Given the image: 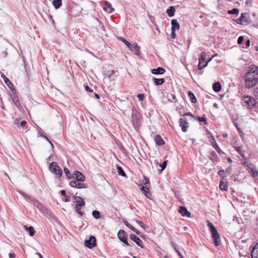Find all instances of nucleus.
<instances>
[{"instance_id": "obj_46", "label": "nucleus", "mask_w": 258, "mask_h": 258, "mask_svg": "<svg viewBox=\"0 0 258 258\" xmlns=\"http://www.w3.org/2000/svg\"><path fill=\"white\" fill-rule=\"evenodd\" d=\"M20 193L26 199L29 200L30 201H31V199H33L30 196L27 195L23 191H20Z\"/></svg>"}, {"instance_id": "obj_8", "label": "nucleus", "mask_w": 258, "mask_h": 258, "mask_svg": "<svg viewBox=\"0 0 258 258\" xmlns=\"http://www.w3.org/2000/svg\"><path fill=\"white\" fill-rule=\"evenodd\" d=\"M31 202L33 204V205L37 208L38 210H39L42 213H45L47 209L40 202H39L37 200L35 199H32Z\"/></svg>"}, {"instance_id": "obj_55", "label": "nucleus", "mask_w": 258, "mask_h": 258, "mask_svg": "<svg viewBox=\"0 0 258 258\" xmlns=\"http://www.w3.org/2000/svg\"><path fill=\"white\" fill-rule=\"evenodd\" d=\"M251 251H258V243L256 244L252 249Z\"/></svg>"}, {"instance_id": "obj_44", "label": "nucleus", "mask_w": 258, "mask_h": 258, "mask_svg": "<svg viewBox=\"0 0 258 258\" xmlns=\"http://www.w3.org/2000/svg\"><path fill=\"white\" fill-rule=\"evenodd\" d=\"M167 161L165 160L161 164H160V166L161 167V169L160 170V172H161L167 166Z\"/></svg>"}, {"instance_id": "obj_17", "label": "nucleus", "mask_w": 258, "mask_h": 258, "mask_svg": "<svg viewBox=\"0 0 258 258\" xmlns=\"http://www.w3.org/2000/svg\"><path fill=\"white\" fill-rule=\"evenodd\" d=\"M179 212L181 213L182 216H186L187 217H190V212L188 211L187 209L183 206H180Z\"/></svg>"}, {"instance_id": "obj_40", "label": "nucleus", "mask_w": 258, "mask_h": 258, "mask_svg": "<svg viewBox=\"0 0 258 258\" xmlns=\"http://www.w3.org/2000/svg\"><path fill=\"white\" fill-rule=\"evenodd\" d=\"M63 171L68 178L71 179L73 177V175L70 173V171L69 170V169L65 167L63 169Z\"/></svg>"}, {"instance_id": "obj_52", "label": "nucleus", "mask_w": 258, "mask_h": 258, "mask_svg": "<svg viewBox=\"0 0 258 258\" xmlns=\"http://www.w3.org/2000/svg\"><path fill=\"white\" fill-rule=\"evenodd\" d=\"M225 172V171L223 169H221L218 172V174L221 176L222 177V178H223L224 177V173Z\"/></svg>"}, {"instance_id": "obj_38", "label": "nucleus", "mask_w": 258, "mask_h": 258, "mask_svg": "<svg viewBox=\"0 0 258 258\" xmlns=\"http://www.w3.org/2000/svg\"><path fill=\"white\" fill-rule=\"evenodd\" d=\"M227 13L229 14H235L236 15H238L239 14V10L237 8H234L231 10H229Z\"/></svg>"}, {"instance_id": "obj_32", "label": "nucleus", "mask_w": 258, "mask_h": 258, "mask_svg": "<svg viewBox=\"0 0 258 258\" xmlns=\"http://www.w3.org/2000/svg\"><path fill=\"white\" fill-rule=\"evenodd\" d=\"M188 95L192 103H195L197 102V99L194 94L190 91H188Z\"/></svg>"}, {"instance_id": "obj_63", "label": "nucleus", "mask_w": 258, "mask_h": 258, "mask_svg": "<svg viewBox=\"0 0 258 258\" xmlns=\"http://www.w3.org/2000/svg\"><path fill=\"white\" fill-rule=\"evenodd\" d=\"M254 95H255V97L258 99V88H256L254 90Z\"/></svg>"}, {"instance_id": "obj_2", "label": "nucleus", "mask_w": 258, "mask_h": 258, "mask_svg": "<svg viewBox=\"0 0 258 258\" xmlns=\"http://www.w3.org/2000/svg\"><path fill=\"white\" fill-rule=\"evenodd\" d=\"M208 226L209 227V230L212 234V237L214 244L216 246H219L221 243V238L217 230L214 226L213 224L209 221H208Z\"/></svg>"}, {"instance_id": "obj_58", "label": "nucleus", "mask_w": 258, "mask_h": 258, "mask_svg": "<svg viewBox=\"0 0 258 258\" xmlns=\"http://www.w3.org/2000/svg\"><path fill=\"white\" fill-rule=\"evenodd\" d=\"M236 22L237 24H244V22H243V21L242 20L241 18L237 19V20L236 21Z\"/></svg>"}, {"instance_id": "obj_42", "label": "nucleus", "mask_w": 258, "mask_h": 258, "mask_svg": "<svg viewBox=\"0 0 258 258\" xmlns=\"http://www.w3.org/2000/svg\"><path fill=\"white\" fill-rule=\"evenodd\" d=\"M167 98L168 99V101L170 102H172L173 101L175 100L176 99V96L174 94H169L167 96Z\"/></svg>"}, {"instance_id": "obj_3", "label": "nucleus", "mask_w": 258, "mask_h": 258, "mask_svg": "<svg viewBox=\"0 0 258 258\" xmlns=\"http://www.w3.org/2000/svg\"><path fill=\"white\" fill-rule=\"evenodd\" d=\"M49 170L55 174L58 178H60L62 174V171L61 169L58 166L57 163L55 162L51 163L49 166Z\"/></svg>"}, {"instance_id": "obj_5", "label": "nucleus", "mask_w": 258, "mask_h": 258, "mask_svg": "<svg viewBox=\"0 0 258 258\" xmlns=\"http://www.w3.org/2000/svg\"><path fill=\"white\" fill-rule=\"evenodd\" d=\"M212 58H210L208 60L205 62L204 64H203L206 59V53L205 51H203L201 56L199 58V63L198 66V68L199 70H202L203 68H205L207 66L208 62L211 60Z\"/></svg>"}, {"instance_id": "obj_35", "label": "nucleus", "mask_w": 258, "mask_h": 258, "mask_svg": "<svg viewBox=\"0 0 258 258\" xmlns=\"http://www.w3.org/2000/svg\"><path fill=\"white\" fill-rule=\"evenodd\" d=\"M117 172L119 175H121L122 176H126V174L125 172L123 171V169L121 167L117 166Z\"/></svg>"}, {"instance_id": "obj_29", "label": "nucleus", "mask_w": 258, "mask_h": 258, "mask_svg": "<svg viewBox=\"0 0 258 258\" xmlns=\"http://www.w3.org/2000/svg\"><path fill=\"white\" fill-rule=\"evenodd\" d=\"M219 187L221 190L226 191L228 188L227 182L226 181H220Z\"/></svg>"}, {"instance_id": "obj_9", "label": "nucleus", "mask_w": 258, "mask_h": 258, "mask_svg": "<svg viewBox=\"0 0 258 258\" xmlns=\"http://www.w3.org/2000/svg\"><path fill=\"white\" fill-rule=\"evenodd\" d=\"M96 238L94 236H91L88 240L85 241V245L89 248H92L96 245Z\"/></svg>"}, {"instance_id": "obj_41", "label": "nucleus", "mask_w": 258, "mask_h": 258, "mask_svg": "<svg viewBox=\"0 0 258 258\" xmlns=\"http://www.w3.org/2000/svg\"><path fill=\"white\" fill-rule=\"evenodd\" d=\"M133 50H135V53L136 55H139L140 54V50H139V47L138 45V44H137V43H134V46H133Z\"/></svg>"}, {"instance_id": "obj_54", "label": "nucleus", "mask_w": 258, "mask_h": 258, "mask_svg": "<svg viewBox=\"0 0 258 258\" xmlns=\"http://www.w3.org/2000/svg\"><path fill=\"white\" fill-rule=\"evenodd\" d=\"M132 231L135 232L136 233H137L138 235L142 236L141 235V232L138 231L137 229H136L134 227H133Z\"/></svg>"}, {"instance_id": "obj_20", "label": "nucleus", "mask_w": 258, "mask_h": 258, "mask_svg": "<svg viewBox=\"0 0 258 258\" xmlns=\"http://www.w3.org/2000/svg\"><path fill=\"white\" fill-rule=\"evenodd\" d=\"M155 142L158 146H162L165 144V142L160 135H156L155 137Z\"/></svg>"}, {"instance_id": "obj_51", "label": "nucleus", "mask_w": 258, "mask_h": 258, "mask_svg": "<svg viewBox=\"0 0 258 258\" xmlns=\"http://www.w3.org/2000/svg\"><path fill=\"white\" fill-rule=\"evenodd\" d=\"M137 97L140 101H143L145 98V96L143 94H139Z\"/></svg>"}, {"instance_id": "obj_24", "label": "nucleus", "mask_w": 258, "mask_h": 258, "mask_svg": "<svg viewBox=\"0 0 258 258\" xmlns=\"http://www.w3.org/2000/svg\"><path fill=\"white\" fill-rule=\"evenodd\" d=\"M24 228L29 232V235L30 236H33L34 235L35 230L32 226H30L28 227L27 225H25L24 226Z\"/></svg>"}, {"instance_id": "obj_57", "label": "nucleus", "mask_w": 258, "mask_h": 258, "mask_svg": "<svg viewBox=\"0 0 258 258\" xmlns=\"http://www.w3.org/2000/svg\"><path fill=\"white\" fill-rule=\"evenodd\" d=\"M175 31H171V37L173 39H175L176 38V34L175 33Z\"/></svg>"}, {"instance_id": "obj_19", "label": "nucleus", "mask_w": 258, "mask_h": 258, "mask_svg": "<svg viewBox=\"0 0 258 258\" xmlns=\"http://www.w3.org/2000/svg\"><path fill=\"white\" fill-rule=\"evenodd\" d=\"M83 203H80L79 204H76L75 206V209L77 213L81 216H83L85 213L81 210V208L83 207Z\"/></svg>"}, {"instance_id": "obj_26", "label": "nucleus", "mask_w": 258, "mask_h": 258, "mask_svg": "<svg viewBox=\"0 0 258 258\" xmlns=\"http://www.w3.org/2000/svg\"><path fill=\"white\" fill-rule=\"evenodd\" d=\"M119 39L121 41L124 43V44L127 46V47L132 51H133V46L134 44H132L130 42H128L126 40H125L124 38L122 37H119Z\"/></svg>"}, {"instance_id": "obj_28", "label": "nucleus", "mask_w": 258, "mask_h": 258, "mask_svg": "<svg viewBox=\"0 0 258 258\" xmlns=\"http://www.w3.org/2000/svg\"><path fill=\"white\" fill-rule=\"evenodd\" d=\"M243 158L244 159V161L241 162L242 165L248 168H251L253 164L248 162V159L245 156V158Z\"/></svg>"}, {"instance_id": "obj_56", "label": "nucleus", "mask_w": 258, "mask_h": 258, "mask_svg": "<svg viewBox=\"0 0 258 258\" xmlns=\"http://www.w3.org/2000/svg\"><path fill=\"white\" fill-rule=\"evenodd\" d=\"M85 90L86 91L89 92H93V90L91 89L88 85H86L85 87Z\"/></svg>"}, {"instance_id": "obj_37", "label": "nucleus", "mask_w": 258, "mask_h": 258, "mask_svg": "<svg viewBox=\"0 0 258 258\" xmlns=\"http://www.w3.org/2000/svg\"><path fill=\"white\" fill-rule=\"evenodd\" d=\"M92 215L95 219H99L100 216V213L98 211L94 210L92 212Z\"/></svg>"}, {"instance_id": "obj_4", "label": "nucleus", "mask_w": 258, "mask_h": 258, "mask_svg": "<svg viewBox=\"0 0 258 258\" xmlns=\"http://www.w3.org/2000/svg\"><path fill=\"white\" fill-rule=\"evenodd\" d=\"M132 121L135 127H138L141 125V119L140 113L136 109H132Z\"/></svg>"}, {"instance_id": "obj_48", "label": "nucleus", "mask_w": 258, "mask_h": 258, "mask_svg": "<svg viewBox=\"0 0 258 258\" xmlns=\"http://www.w3.org/2000/svg\"><path fill=\"white\" fill-rule=\"evenodd\" d=\"M251 256L252 258H258V251H251Z\"/></svg>"}, {"instance_id": "obj_64", "label": "nucleus", "mask_w": 258, "mask_h": 258, "mask_svg": "<svg viewBox=\"0 0 258 258\" xmlns=\"http://www.w3.org/2000/svg\"><path fill=\"white\" fill-rule=\"evenodd\" d=\"M250 40H249V39L247 40L246 41V47H249V45H250Z\"/></svg>"}, {"instance_id": "obj_12", "label": "nucleus", "mask_w": 258, "mask_h": 258, "mask_svg": "<svg viewBox=\"0 0 258 258\" xmlns=\"http://www.w3.org/2000/svg\"><path fill=\"white\" fill-rule=\"evenodd\" d=\"M130 239L135 242L141 248H143L144 245L143 244L142 241L136 235L134 234H130Z\"/></svg>"}, {"instance_id": "obj_59", "label": "nucleus", "mask_w": 258, "mask_h": 258, "mask_svg": "<svg viewBox=\"0 0 258 258\" xmlns=\"http://www.w3.org/2000/svg\"><path fill=\"white\" fill-rule=\"evenodd\" d=\"M183 116H190L192 117H195L194 115L191 112H186L184 114Z\"/></svg>"}, {"instance_id": "obj_14", "label": "nucleus", "mask_w": 258, "mask_h": 258, "mask_svg": "<svg viewBox=\"0 0 258 258\" xmlns=\"http://www.w3.org/2000/svg\"><path fill=\"white\" fill-rule=\"evenodd\" d=\"M141 189L144 193V195L148 199H151L152 195L149 191V186L148 185L144 186L142 185Z\"/></svg>"}, {"instance_id": "obj_15", "label": "nucleus", "mask_w": 258, "mask_h": 258, "mask_svg": "<svg viewBox=\"0 0 258 258\" xmlns=\"http://www.w3.org/2000/svg\"><path fill=\"white\" fill-rule=\"evenodd\" d=\"M74 175L75 176L76 181H84L85 179V177L84 175L78 171H75L74 172Z\"/></svg>"}, {"instance_id": "obj_39", "label": "nucleus", "mask_w": 258, "mask_h": 258, "mask_svg": "<svg viewBox=\"0 0 258 258\" xmlns=\"http://www.w3.org/2000/svg\"><path fill=\"white\" fill-rule=\"evenodd\" d=\"M236 151L240 154L242 158H245L244 151L242 150L241 147H237L236 148Z\"/></svg>"}, {"instance_id": "obj_47", "label": "nucleus", "mask_w": 258, "mask_h": 258, "mask_svg": "<svg viewBox=\"0 0 258 258\" xmlns=\"http://www.w3.org/2000/svg\"><path fill=\"white\" fill-rule=\"evenodd\" d=\"M40 136L42 137L43 138L45 139L47 141V142H49V144L51 145V146L52 147V148H54V146H53V144L52 143V142L49 140V139L46 136H45L44 135H41Z\"/></svg>"}, {"instance_id": "obj_27", "label": "nucleus", "mask_w": 258, "mask_h": 258, "mask_svg": "<svg viewBox=\"0 0 258 258\" xmlns=\"http://www.w3.org/2000/svg\"><path fill=\"white\" fill-rule=\"evenodd\" d=\"M249 17V15L247 13H242L241 14L240 18L243 22H245L246 24H248L249 22L248 18Z\"/></svg>"}, {"instance_id": "obj_25", "label": "nucleus", "mask_w": 258, "mask_h": 258, "mask_svg": "<svg viewBox=\"0 0 258 258\" xmlns=\"http://www.w3.org/2000/svg\"><path fill=\"white\" fill-rule=\"evenodd\" d=\"M152 80L154 84L156 86L161 85L165 82V80L163 78L158 79L154 78Z\"/></svg>"}, {"instance_id": "obj_1", "label": "nucleus", "mask_w": 258, "mask_h": 258, "mask_svg": "<svg viewBox=\"0 0 258 258\" xmlns=\"http://www.w3.org/2000/svg\"><path fill=\"white\" fill-rule=\"evenodd\" d=\"M244 84L247 88L255 86L258 82V67L255 65H251L244 75Z\"/></svg>"}, {"instance_id": "obj_50", "label": "nucleus", "mask_w": 258, "mask_h": 258, "mask_svg": "<svg viewBox=\"0 0 258 258\" xmlns=\"http://www.w3.org/2000/svg\"><path fill=\"white\" fill-rule=\"evenodd\" d=\"M136 223L137 224H138L142 228H145V224L143 223V222L141 221H139V220H136Z\"/></svg>"}, {"instance_id": "obj_49", "label": "nucleus", "mask_w": 258, "mask_h": 258, "mask_svg": "<svg viewBox=\"0 0 258 258\" xmlns=\"http://www.w3.org/2000/svg\"><path fill=\"white\" fill-rule=\"evenodd\" d=\"M198 119L200 122H204L205 124L207 123H206L207 120H206V119L205 117H203H203H200V116H199L198 117Z\"/></svg>"}, {"instance_id": "obj_10", "label": "nucleus", "mask_w": 258, "mask_h": 258, "mask_svg": "<svg viewBox=\"0 0 258 258\" xmlns=\"http://www.w3.org/2000/svg\"><path fill=\"white\" fill-rule=\"evenodd\" d=\"M70 185L72 187H76L77 188H86L88 187V185L87 184L81 183L80 181H78L76 180H72L70 182Z\"/></svg>"}, {"instance_id": "obj_6", "label": "nucleus", "mask_w": 258, "mask_h": 258, "mask_svg": "<svg viewBox=\"0 0 258 258\" xmlns=\"http://www.w3.org/2000/svg\"><path fill=\"white\" fill-rule=\"evenodd\" d=\"M243 101L250 108L256 106V101L254 97H250L249 96H244L243 98Z\"/></svg>"}, {"instance_id": "obj_33", "label": "nucleus", "mask_w": 258, "mask_h": 258, "mask_svg": "<svg viewBox=\"0 0 258 258\" xmlns=\"http://www.w3.org/2000/svg\"><path fill=\"white\" fill-rule=\"evenodd\" d=\"M211 143L213 147L214 148V149L217 151L218 153L221 154L222 152V150L219 148L218 145L217 144L215 139H213V142H212Z\"/></svg>"}, {"instance_id": "obj_34", "label": "nucleus", "mask_w": 258, "mask_h": 258, "mask_svg": "<svg viewBox=\"0 0 258 258\" xmlns=\"http://www.w3.org/2000/svg\"><path fill=\"white\" fill-rule=\"evenodd\" d=\"M61 1L62 0H54L52 2V4L56 9L59 8L61 6Z\"/></svg>"}, {"instance_id": "obj_11", "label": "nucleus", "mask_w": 258, "mask_h": 258, "mask_svg": "<svg viewBox=\"0 0 258 258\" xmlns=\"http://www.w3.org/2000/svg\"><path fill=\"white\" fill-rule=\"evenodd\" d=\"M179 125L183 132H186L188 127V123L185 118H181L179 119Z\"/></svg>"}, {"instance_id": "obj_22", "label": "nucleus", "mask_w": 258, "mask_h": 258, "mask_svg": "<svg viewBox=\"0 0 258 258\" xmlns=\"http://www.w3.org/2000/svg\"><path fill=\"white\" fill-rule=\"evenodd\" d=\"M103 4H104L103 8L106 11H107V8H108L110 9V11H109L110 13H111L114 12V9L112 7V6L110 3H108L107 1H104L103 3Z\"/></svg>"}, {"instance_id": "obj_61", "label": "nucleus", "mask_w": 258, "mask_h": 258, "mask_svg": "<svg viewBox=\"0 0 258 258\" xmlns=\"http://www.w3.org/2000/svg\"><path fill=\"white\" fill-rule=\"evenodd\" d=\"M231 170H232V168L231 167H228L226 170V172L228 173V174H230L231 172Z\"/></svg>"}, {"instance_id": "obj_60", "label": "nucleus", "mask_w": 258, "mask_h": 258, "mask_svg": "<svg viewBox=\"0 0 258 258\" xmlns=\"http://www.w3.org/2000/svg\"><path fill=\"white\" fill-rule=\"evenodd\" d=\"M26 124V121L25 120H23L20 122V126H21L22 127H23Z\"/></svg>"}, {"instance_id": "obj_31", "label": "nucleus", "mask_w": 258, "mask_h": 258, "mask_svg": "<svg viewBox=\"0 0 258 258\" xmlns=\"http://www.w3.org/2000/svg\"><path fill=\"white\" fill-rule=\"evenodd\" d=\"M248 169L250 170V173L252 177H256L258 175V172L253 165H252L251 168H249Z\"/></svg>"}, {"instance_id": "obj_36", "label": "nucleus", "mask_w": 258, "mask_h": 258, "mask_svg": "<svg viewBox=\"0 0 258 258\" xmlns=\"http://www.w3.org/2000/svg\"><path fill=\"white\" fill-rule=\"evenodd\" d=\"M74 199L77 202V204H79L80 203H83V206H85V202L83 201L82 199L79 196H74Z\"/></svg>"}, {"instance_id": "obj_7", "label": "nucleus", "mask_w": 258, "mask_h": 258, "mask_svg": "<svg viewBox=\"0 0 258 258\" xmlns=\"http://www.w3.org/2000/svg\"><path fill=\"white\" fill-rule=\"evenodd\" d=\"M117 236L119 239L124 243L126 246H131L127 240V234L123 230H120L118 232Z\"/></svg>"}, {"instance_id": "obj_16", "label": "nucleus", "mask_w": 258, "mask_h": 258, "mask_svg": "<svg viewBox=\"0 0 258 258\" xmlns=\"http://www.w3.org/2000/svg\"><path fill=\"white\" fill-rule=\"evenodd\" d=\"M171 31H176V30H179L180 28V25L178 22L175 20H172L171 21Z\"/></svg>"}, {"instance_id": "obj_43", "label": "nucleus", "mask_w": 258, "mask_h": 258, "mask_svg": "<svg viewBox=\"0 0 258 258\" xmlns=\"http://www.w3.org/2000/svg\"><path fill=\"white\" fill-rule=\"evenodd\" d=\"M115 74V71L114 70H112V71H109L107 72V75L108 76V77L109 78V79L110 80H114V78H113L112 77H113V75H114Z\"/></svg>"}, {"instance_id": "obj_13", "label": "nucleus", "mask_w": 258, "mask_h": 258, "mask_svg": "<svg viewBox=\"0 0 258 258\" xmlns=\"http://www.w3.org/2000/svg\"><path fill=\"white\" fill-rule=\"evenodd\" d=\"M2 77L4 79V80L8 87L13 91V93H14V92H16V91L14 88V86L10 80L4 74H2Z\"/></svg>"}, {"instance_id": "obj_45", "label": "nucleus", "mask_w": 258, "mask_h": 258, "mask_svg": "<svg viewBox=\"0 0 258 258\" xmlns=\"http://www.w3.org/2000/svg\"><path fill=\"white\" fill-rule=\"evenodd\" d=\"M142 184L144 185V186L148 185V184H149L150 181L149 179L147 178L146 177H144V179L142 181Z\"/></svg>"}, {"instance_id": "obj_53", "label": "nucleus", "mask_w": 258, "mask_h": 258, "mask_svg": "<svg viewBox=\"0 0 258 258\" xmlns=\"http://www.w3.org/2000/svg\"><path fill=\"white\" fill-rule=\"evenodd\" d=\"M243 41V36H240L238 38L237 43L239 44H240L242 43Z\"/></svg>"}, {"instance_id": "obj_62", "label": "nucleus", "mask_w": 258, "mask_h": 258, "mask_svg": "<svg viewBox=\"0 0 258 258\" xmlns=\"http://www.w3.org/2000/svg\"><path fill=\"white\" fill-rule=\"evenodd\" d=\"M60 193L61 194V195L63 197H67V195H66V191L64 189H62L60 191Z\"/></svg>"}, {"instance_id": "obj_30", "label": "nucleus", "mask_w": 258, "mask_h": 258, "mask_svg": "<svg viewBox=\"0 0 258 258\" xmlns=\"http://www.w3.org/2000/svg\"><path fill=\"white\" fill-rule=\"evenodd\" d=\"M213 89L215 92H219L221 90V85L218 82L213 84Z\"/></svg>"}, {"instance_id": "obj_23", "label": "nucleus", "mask_w": 258, "mask_h": 258, "mask_svg": "<svg viewBox=\"0 0 258 258\" xmlns=\"http://www.w3.org/2000/svg\"><path fill=\"white\" fill-rule=\"evenodd\" d=\"M175 8L173 6H170L169 8L166 10V13L169 17H171L174 16L175 12Z\"/></svg>"}, {"instance_id": "obj_21", "label": "nucleus", "mask_w": 258, "mask_h": 258, "mask_svg": "<svg viewBox=\"0 0 258 258\" xmlns=\"http://www.w3.org/2000/svg\"><path fill=\"white\" fill-rule=\"evenodd\" d=\"M14 93H16V92H14ZM13 94H15V93H13ZM12 99L13 100L14 103L18 108L21 107V104L19 101V98L17 95L14 94V95L12 97Z\"/></svg>"}, {"instance_id": "obj_18", "label": "nucleus", "mask_w": 258, "mask_h": 258, "mask_svg": "<svg viewBox=\"0 0 258 258\" xmlns=\"http://www.w3.org/2000/svg\"><path fill=\"white\" fill-rule=\"evenodd\" d=\"M165 72V70L162 67H158L151 70V73L154 75H162Z\"/></svg>"}]
</instances>
